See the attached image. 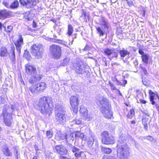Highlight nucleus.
I'll list each match as a JSON object with an SVG mask.
<instances>
[{
	"mask_svg": "<svg viewBox=\"0 0 159 159\" xmlns=\"http://www.w3.org/2000/svg\"><path fill=\"white\" fill-rule=\"evenodd\" d=\"M73 122L75 124L79 125L81 122V120L80 119H77L75 120H73Z\"/></svg>",
	"mask_w": 159,
	"mask_h": 159,
	"instance_id": "de8ad7c7",
	"label": "nucleus"
},
{
	"mask_svg": "<svg viewBox=\"0 0 159 159\" xmlns=\"http://www.w3.org/2000/svg\"><path fill=\"white\" fill-rule=\"evenodd\" d=\"M56 113L58 112H65V108L63 106L60 104H57L55 108Z\"/></svg>",
	"mask_w": 159,
	"mask_h": 159,
	"instance_id": "393cba45",
	"label": "nucleus"
},
{
	"mask_svg": "<svg viewBox=\"0 0 159 159\" xmlns=\"http://www.w3.org/2000/svg\"><path fill=\"white\" fill-rule=\"evenodd\" d=\"M73 107V111L74 112L77 113L78 112V109L76 107Z\"/></svg>",
	"mask_w": 159,
	"mask_h": 159,
	"instance_id": "680f3d73",
	"label": "nucleus"
},
{
	"mask_svg": "<svg viewBox=\"0 0 159 159\" xmlns=\"http://www.w3.org/2000/svg\"><path fill=\"white\" fill-rule=\"evenodd\" d=\"M52 98L43 96L41 98L38 103L34 106L35 108L46 116H49L51 113V108L53 106Z\"/></svg>",
	"mask_w": 159,
	"mask_h": 159,
	"instance_id": "f257e3e1",
	"label": "nucleus"
},
{
	"mask_svg": "<svg viewBox=\"0 0 159 159\" xmlns=\"http://www.w3.org/2000/svg\"><path fill=\"white\" fill-rule=\"evenodd\" d=\"M157 93H155L151 90H149V94L150 96V100L152 105H155V102L154 100L156 99V95Z\"/></svg>",
	"mask_w": 159,
	"mask_h": 159,
	"instance_id": "5701e85b",
	"label": "nucleus"
},
{
	"mask_svg": "<svg viewBox=\"0 0 159 159\" xmlns=\"http://www.w3.org/2000/svg\"><path fill=\"white\" fill-rule=\"evenodd\" d=\"M5 31L6 32H10L13 29V27L11 25L8 26L7 29L6 26L3 25Z\"/></svg>",
	"mask_w": 159,
	"mask_h": 159,
	"instance_id": "58836bf2",
	"label": "nucleus"
},
{
	"mask_svg": "<svg viewBox=\"0 0 159 159\" xmlns=\"http://www.w3.org/2000/svg\"><path fill=\"white\" fill-rule=\"evenodd\" d=\"M34 76L35 77V79H36L37 82L39 81L42 77V76L39 74H37Z\"/></svg>",
	"mask_w": 159,
	"mask_h": 159,
	"instance_id": "3c124183",
	"label": "nucleus"
},
{
	"mask_svg": "<svg viewBox=\"0 0 159 159\" xmlns=\"http://www.w3.org/2000/svg\"><path fill=\"white\" fill-rule=\"evenodd\" d=\"M75 132V137L76 138H80L82 140H86V139L84 136V134L81 133L80 131H76Z\"/></svg>",
	"mask_w": 159,
	"mask_h": 159,
	"instance_id": "c85d7f7f",
	"label": "nucleus"
},
{
	"mask_svg": "<svg viewBox=\"0 0 159 159\" xmlns=\"http://www.w3.org/2000/svg\"><path fill=\"white\" fill-rule=\"evenodd\" d=\"M142 123L144 126V128L146 130H148L147 121L146 119H143Z\"/></svg>",
	"mask_w": 159,
	"mask_h": 159,
	"instance_id": "a19ab883",
	"label": "nucleus"
},
{
	"mask_svg": "<svg viewBox=\"0 0 159 159\" xmlns=\"http://www.w3.org/2000/svg\"><path fill=\"white\" fill-rule=\"evenodd\" d=\"M30 51L33 55L37 59H40L43 52V46L42 44H35L31 46Z\"/></svg>",
	"mask_w": 159,
	"mask_h": 159,
	"instance_id": "39448f33",
	"label": "nucleus"
},
{
	"mask_svg": "<svg viewBox=\"0 0 159 159\" xmlns=\"http://www.w3.org/2000/svg\"><path fill=\"white\" fill-rule=\"evenodd\" d=\"M12 16V12L7 10H0V19L4 20Z\"/></svg>",
	"mask_w": 159,
	"mask_h": 159,
	"instance_id": "4468645a",
	"label": "nucleus"
},
{
	"mask_svg": "<svg viewBox=\"0 0 159 159\" xmlns=\"http://www.w3.org/2000/svg\"><path fill=\"white\" fill-rule=\"evenodd\" d=\"M98 101L101 105L100 110L103 116L107 119H111L112 114V112L110 111L111 104L108 99L102 96L99 98Z\"/></svg>",
	"mask_w": 159,
	"mask_h": 159,
	"instance_id": "7ed1b4c3",
	"label": "nucleus"
},
{
	"mask_svg": "<svg viewBox=\"0 0 159 159\" xmlns=\"http://www.w3.org/2000/svg\"><path fill=\"white\" fill-rule=\"evenodd\" d=\"M55 148L57 152L61 155H66L67 152L65 147L62 145H57Z\"/></svg>",
	"mask_w": 159,
	"mask_h": 159,
	"instance_id": "2eb2a0df",
	"label": "nucleus"
},
{
	"mask_svg": "<svg viewBox=\"0 0 159 159\" xmlns=\"http://www.w3.org/2000/svg\"><path fill=\"white\" fill-rule=\"evenodd\" d=\"M55 138L58 140L66 139L67 140V135L66 134H62L60 131H57L55 135Z\"/></svg>",
	"mask_w": 159,
	"mask_h": 159,
	"instance_id": "412c9836",
	"label": "nucleus"
},
{
	"mask_svg": "<svg viewBox=\"0 0 159 159\" xmlns=\"http://www.w3.org/2000/svg\"><path fill=\"white\" fill-rule=\"evenodd\" d=\"M2 151L3 154L6 156H11L12 155L8 147L6 145L3 146Z\"/></svg>",
	"mask_w": 159,
	"mask_h": 159,
	"instance_id": "b1692460",
	"label": "nucleus"
},
{
	"mask_svg": "<svg viewBox=\"0 0 159 159\" xmlns=\"http://www.w3.org/2000/svg\"><path fill=\"white\" fill-rule=\"evenodd\" d=\"M84 51H87L89 50V46L87 45H86L84 49H83Z\"/></svg>",
	"mask_w": 159,
	"mask_h": 159,
	"instance_id": "13d9d810",
	"label": "nucleus"
},
{
	"mask_svg": "<svg viewBox=\"0 0 159 159\" xmlns=\"http://www.w3.org/2000/svg\"><path fill=\"white\" fill-rule=\"evenodd\" d=\"M74 66L75 72L78 74L87 75L89 73V70L83 63H77Z\"/></svg>",
	"mask_w": 159,
	"mask_h": 159,
	"instance_id": "1a4fd4ad",
	"label": "nucleus"
},
{
	"mask_svg": "<svg viewBox=\"0 0 159 159\" xmlns=\"http://www.w3.org/2000/svg\"><path fill=\"white\" fill-rule=\"evenodd\" d=\"M126 2L129 7H131L134 5L133 2L130 0H126Z\"/></svg>",
	"mask_w": 159,
	"mask_h": 159,
	"instance_id": "864d4df0",
	"label": "nucleus"
},
{
	"mask_svg": "<svg viewBox=\"0 0 159 159\" xmlns=\"http://www.w3.org/2000/svg\"><path fill=\"white\" fill-rule=\"evenodd\" d=\"M142 69L144 74L145 75H146L147 74V70L144 67H142Z\"/></svg>",
	"mask_w": 159,
	"mask_h": 159,
	"instance_id": "bf43d9fd",
	"label": "nucleus"
},
{
	"mask_svg": "<svg viewBox=\"0 0 159 159\" xmlns=\"http://www.w3.org/2000/svg\"><path fill=\"white\" fill-rule=\"evenodd\" d=\"M9 57L12 62L13 63H15L16 61V57L15 53V48L13 45L11 47V51L9 54Z\"/></svg>",
	"mask_w": 159,
	"mask_h": 159,
	"instance_id": "4be33fe9",
	"label": "nucleus"
},
{
	"mask_svg": "<svg viewBox=\"0 0 159 159\" xmlns=\"http://www.w3.org/2000/svg\"><path fill=\"white\" fill-rule=\"evenodd\" d=\"M123 83V85L125 86V85L127 84V81L126 80H123L122 81Z\"/></svg>",
	"mask_w": 159,
	"mask_h": 159,
	"instance_id": "e2e57ef3",
	"label": "nucleus"
},
{
	"mask_svg": "<svg viewBox=\"0 0 159 159\" xmlns=\"http://www.w3.org/2000/svg\"><path fill=\"white\" fill-rule=\"evenodd\" d=\"M119 53L121 57V59H122L125 56L127 55L129 56L130 54V52L124 49H123L120 51Z\"/></svg>",
	"mask_w": 159,
	"mask_h": 159,
	"instance_id": "bb28decb",
	"label": "nucleus"
},
{
	"mask_svg": "<svg viewBox=\"0 0 159 159\" xmlns=\"http://www.w3.org/2000/svg\"><path fill=\"white\" fill-rule=\"evenodd\" d=\"M75 132H74L73 133L70 134V139L72 140V141H74L75 139Z\"/></svg>",
	"mask_w": 159,
	"mask_h": 159,
	"instance_id": "8fccbe9b",
	"label": "nucleus"
},
{
	"mask_svg": "<svg viewBox=\"0 0 159 159\" xmlns=\"http://www.w3.org/2000/svg\"><path fill=\"white\" fill-rule=\"evenodd\" d=\"M70 102L72 107H77L79 104L78 98L76 96H71L70 99Z\"/></svg>",
	"mask_w": 159,
	"mask_h": 159,
	"instance_id": "aec40b11",
	"label": "nucleus"
},
{
	"mask_svg": "<svg viewBox=\"0 0 159 159\" xmlns=\"http://www.w3.org/2000/svg\"><path fill=\"white\" fill-rule=\"evenodd\" d=\"M98 101L101 105L100 110L103 116L107 119H111L112 114V112L110 111L111 104L108 99L102 96L99 98Z\"/></svg>",
	"mask_w": 159,
	"mask_h": 159,
	"instance_id": "f03ea898",
	"label": "nucleus"
},
{
	"mask_svg": "<svg viewBox=\"0 0 159 159\" xmlns=\"http://www.w3.org/2000/svg\"><path fill=\"white\" fill-rule=\"evenodd\" d=\"M8 54L7 52V49L5 48H1L0 52V55L1 57H7Z\"/></svg>",
	"mask_w": 159,
	"mask_h": 159,
	"instance_id": "2f4dec72",
	"label": "nucleus"
},
{
	"mask_svg": "<svg viewBox=\"0 0 159 159\" xmlns=\"http://www.w3.org/2000/svg\"><path fill=\"white\" fill-rule=\"evenodd\" d=\"M26 72L30 75H34L36 72V69L35 67L29 64L25 65Z\"/></svg>",
	"mask_w": 159,
	"mask_h": 159,
	"instance_id": "dca6fc26",
	"label": "nucleus"
},
{
	"mask_svg": "<svg viewBox=\"0 0 159 159\" xmlns=\"http://www.w3.org/2000/svg\"><path fill=\"white\" fill-rule=\"evenodd\" d=\"M101 151L104 153L109 154L112 152V150L111 148H105L102 147L101 148Z\"/></svg>",
	"mask_w": 159,
	"mask_h": 159,
	"instance_id": "473e14b6",
	"label": "nucleus"
},
{
	"mask_svg": "<svg viewBox=\"0 0 159 159\" xmlns=\"http://www.w3.org/2000/svg\"><path fill=\"white\" fill-rule=\"evenodd\" d=\"M29 82L30 83L33 84L37 82V81L35 77L33 76L30 78V79L29 80Z\"/></svg>",
	"mask_w": 159,
	"mask_h": 159,
	"instance_id": "49530a36",
	"label": "nucleus"
},
{
	"mask_svg": "<svg viewBox=\"0 0 159 159\" xmlns=\"http://www.w3.org/2000/svg\"><path fill=\"white\" fill-rule=\"evenodd\" d=\"M53 41L54 43H60L61 44H62V41L59 39H53Z\"/></svg>",
	"mask_w": 159,
	"mask_h": 159,
	"instance_id": "603ef678",
	"label": "nucleus"
},
{
	"mask_svg": "<svg viewBox=\"0 0 159 159\" xmlns=\"http://www.w3.org/2000/svg\"><path fill=\"white\" fill-rule=\"evenodd\" d=\"M36 85L39 92H43L46 88L45 84L43 82L38 84Z\"/></svg>",
	"mask_w": 159,
	"mask_h": 159,
	"instance_id": "cd10ccee",
	"label": "nucleus"
},
{
	"mask_svg": "<svg viewBox=\"0 0 159 159\" xmlns=\"http://www.w3.org/2000/svg\"><path fill=\"white\" fill-rule=\"evenodd\" d=\"M111 52H112V50L107 48L105 49L104 51L105 54L107 55L109 57L110 56Z\"/></svg>",
	"mask_w": 159,
	"mask_h": 159,
	"instance_id": "a18cd8bd",
	"label": "nucleus"
},
{
	"mask_svg": "<svg viewBox=\"0 0 159 159\" xmlns=\"http://www.w3.org/2000/svg\"><path fill=\"white\" fill-rule=\"evenodd\" d=\"M88 110L86 107H85L84 106L81 105L80 106V112L82 114V115L84 117V118L86 119H91L88 116Z\"/></svg>",
	"mask_w": 159,
	"mask_h": 159,
	"instance_id": "a211bd4d",
	"label": "nucleus"
},
{
	"mask_svg": "<svg viewBox=\"0 0 159 159\" xmlns=\"http://www.w3.org/2000/svg\"><path fill=\"white\" fill-rule=\"evenodd\" d=\"M1 116H3L5 124L7 126H10L11 125V120L12 119L11 113H6V111L3 110Z\"/></svg>",
	"mask_w": 159,
	"mask_h": 159,
	"instance_id": "9b49d317",
	"label": "nucleus"
},
{
	"mask_svg": "<svg viewBox=\"0 0 159 159\" xmlns=\"http://www.w3.org/2000/svg\"><path fill=\"white\" fill-rule=\"evenodd\" d=\"M135 114L134 110L133 109H131L128 113L127 116L129 118H131Z\"/></svg>",
	"mask_w": 159,
	"mask_h": 159,
	"instance_id": "f704fd0d",
	"label": "nucleus"
},
{
	"mask_svg": "<svg viewBox=\"0 0 159 159\" xmlns=\"http://www.w3.org/2000/svg\"><path fill=\"white\" fill-rule=\"evenodd\" d=\"M156 106L157 108V109L158 112L159 114V106H158L157 104H156Z\"/></svg>",
	"mask_w": 159,
	"mask_h": 159,
	"instance_id": "774afa93",
	"label": "nucleus"
},
{
	"mask_svg": "<svg viewBox=\"0 0 159 159\" xmlns=\"http://www.w3.org/2000/svg\"><path fill=\"white\" fill-rule=\"evenodd\" d=\"M33 27L34 28H36V23L34 21H33Z\"/></svg>",
	"mask_w": 159,
	"mask_h": 159,
	"instance_id": "69168bd1",
	"label": "nucleus"
},
{
	"mask_svg": "<svg viewBox=\"0 0 159 159\" xmlns=\"http://www.w3.org/2000/svg\"><path fill=\"white\" fill-rule=\"evenodd\" d=\"M139 101L140 103H143V104H145L146 102V101L143 100L142 99H139Z\"/></svg>",
	"mask_w": 159,
	"mask_h": 159,
	"instance_id": "0e129e2a",
	"label": "nucleus"
},
{
	"mask_svg": "<svg viewBox=\"0 0 159 159\" xmlns=\"http://www.w3.org/2000/svg\"><path fill=\"white\" fill-rule=\"evenodd\" d=\"M102 142L104 144H113L115 141L114 137L106 131L102 133Z\"/></svg>",
	"mask_w": 159,
	"mask_h": 159,
	"instance_id": "0eeeda50",
	"label": "nucleus"
},
{
	"mask_svg": "<svg viewBox=\"0 0 159 159\" xmlns=\"http://www.w3.org/2000/svg\"><path fill=\"white\" fill-rule=\"evenodd\" d=\"M65 112H58L55 113V120L58 124H63L66 121V116Z\"/></svg>",
	"mask_w": 159,
	"mask_h": 159,
	"instance_id": "f8f14e48",
	"label": "nucleus"
},
{
	"mask_svg": "<svg viewBox=\"0 0 159 159\" xmlns=\"http://www.w3.org/2000/svg\"><path fill=\"white\" fill-rule=\"evenodd\" d=\"M94 134L90 131L89 133V136H88V139H87V144L89 147H91L94 143Z\"/></svg>",
	"mask_w": 159,
	"mask_h": 159,
	"instance_id": "6ab92c4d",
	"label": "nucleus"
},
{
	"mask_svg": "<svg viewBox=\"0 0 159 159\" xmlns=\"http://www.w3.org/2000/svg\"><path fill=\"white\" fill-rule=\"evenodd\" d=\"M72 158L68 157L66 156H60L59 157V159H71Z\"/></svg>",
	"mask_w": 159,
	"mask_h": 159,
	"instance_id": "6e6d98bb",
	"label": "nucleus"
},
{
	"mask_svg": "<svg viewBox=\"0 0 159 159\" xmlns=\"http://www.w3.org/2000/svg\"><path fill=\"white\" fill-rule=\"evenodd\" d=\"M70 150L74 153V155L76 159H83L86 157L84 152L80 151V149L70 144L69 145Z\"/></svg>",
	"mask_w": 159,
	"mask_h": 159,
	"instance_id": "6e6552de",
	"label": "nucleus"
},
{
	"mask_svg": "<svg viewBox=\"0 0 159 159\" xmlns=\"http://www.w3.org/2000/svg\"><path fill=\"white\" fill-rule=\"evenodd\" d=\"M109 85L110 86V87H111V89L112 90H117V89L116 88V87L113 84H112L111 82H109Z\"/></svg>",
	"mask_w": 159,
	"mask_h": 159,
	"instance_id": "5fc2aeb1",
	"label": "nucleus"
},
{
	"mask_svg": "<svg viewBox=\"0 0 159 159\" xmlns=\"http://www.w3.org/2000/svg\"><path fill=\"white\" fill-rule=\"evenodd\" d=\"M23 56L24 57H25L27 59H29L30 57V55L28 51L25 50Z\"/></svg>",
	"mask_w": 159,
	"mask_h": 159,
	"instance_id": "79ce46f5",
	"label": "nucleus"
},
{
	"mask_svg": "<svg viewBox=\"0 0 159 159\" xmlns=\"http://www.w3.org/2000/svg\"><path fill=\"white\" fill-rule=\"evenodd\" d=\"M138 52L139 54L141 55L142 56H143L145 54L144 52L142 50L140 49H139Z\"/></svg>",
	"mask_w": 159,
	"mask_h": 159,
	"instance_id": "4d7b16f0",
	"label": "nucleus"
},
{
	"mask_svg": "<svg viewBox=\"0 0 159 159\" xmlns=\"http://www.w3.org/2000/svg\"><path fill=\"white\" fill-rule=\"evenodd\" d=\"M82 17L83 18L84 22H87V19H89V16L86 14V13L83 12V14H82Z\"/></svg>",
	"mask_w": 159,
	"mask_h": 159,
	"instance_id": "37998d69",
	"label": "nucleus"
},
{
	"mask_svg": "<svg viewBox=\"0 0 159 159\" xmlns=\"http://www.w3.org/2000/svg\"><path fill=\"white\" fill-rule=\"evenodd\" d=\"M118 56V53L117 52L115 51L114 50H112V52H111L110 56L109 57V58L111 60V59L114 58H117Z\"/></svg>",
	"mask_w": 159,
	"mask_h": 159,
	"instance_id": "72a5a7b5",
	"label": "nucleus"
},
{
	"mask_svg": "<svg viewBox=\"0 0 159 159\" xmlns=\"http://www.w3.org/2000/svg\"><path fill=\"white\" fill-rule=\"evenodd\" d=\"M73 28L72 25H68V29L67 34L68 35L70 36L73 33Z\"/></svg>",
	"mask_w": 159,
	"mask_h": 159,
	"instance_id": "e433bc0d",
	"label": "nucleus"
},
{
	"mask_svg": "<svg viewBox=\"0 0 159 159\" xmlns=\"http://www.w3.org/2000/svg\"><path fill=\"white\" fill-rule=\"evenodd\" d=\"M14 153L16 159H18L20 156V154L17 149L16 148H15Z\"/></svg>",
	"mask_w": 159,
	"mask_h": 159,
	"instance_id": "c03bdc74",
	"label": "nucleus"
},
{
	"mask_svg": "<svg viewBox=\"0 0 159 159\" xmlns=\"http://www.w3.org/2000/svg\"><path fill=\"white\" fill-rule=\"evenodd\" d=\"M24 44L23 39L21 35H18V39L16 41L15 43L16 49L19 54L20 53L21 49L22 47V45Z\"/></svg>",
	"mask_w": 159,
	"mask_h": 159,
	"instance_id": "ddd939ff",
	"label": "nucleus"
},
{
	"mask_svg": "<svg viewBox=\"0 0 159 159\" xmlns=\"http://www.w3.org/2000/svg\"><path fill=\"white\" fill-rule=\"evenodd\" d=\"M46 135L48 139L51 138L53 136L52 132L51 131H47L46 133Z\"/></svg>",
	"mask_w": 159,
	"mask_h": 159,
	"instance_id": "4c0bfd02",
	"label": "nucleus"
},
{
	"mask_svg": "<svg viewBox=\"0 0 159 159\" xmlns=\"http://www.w3.org/2000/svg\"><path fill=\"white\" fill-rule=\"evenodd\" d=\"M19 5L18 1L17 0H15L10 5V7L13 9L16 8L19 6Z\"/></svg>",
	"mask_w": 159,
	"mask_h": 159,
	"instance_id": "c9c22d12",
	"label": "nucleus"
},
{
	"mask_svg": "<svg viewBox=\"0 0 159 159\" xmlns=\"http://www.w3.org/2000/svg\"><path fill=\"white\" fill-rule=\"evenodd\" d=\"M149 58V55L148 54H145L141 56L142 61L145 64H148Z\"/></svg>",
	"mask_w": 159,
	"mask_h": 159,
	"instance_id": "7c9ffc66",
	"label": "nucleus"
},
{
	"mask_svg": "<svg viewBox=\"0 0 159 159\" xmlns=\"http://www.w3.org/2000/svg\"><path fill=\"white\" fill-rule=\"evenodd\" d=\"M30 91L33 94H35L39 92L38 87L36 85L35 86L32 85L29 88Z\"/></svg>",
	"mask_w": 159,
	"mask_h": 159,
	"instance_id": "c756f323",
	"label": "nucleus"
},
{
	"mask_svg": "<svg viewBox=\"0 0 159 159\" xmlns=\"http://www.w3.org/2000/svg\"><path fill=\"white\" fill-rule=\"evenodd\" d=\"M69 61V59L68 58H66L64 59L63 61V65L64 66L67 65Z\"/></svg>",
	"mask_w": 159,
	"mask_h": 159,
	"instance_id": "09e8293b",
	"label": "nucleus"
},
{
	"mask_svg": "<svg viewBox=\"0 0 159 159\" xmlns=\"http://www.w3.org/2000/svg\"><path fill=\"white\" fill-rule=\"evenodd\" d=\"M134 64L135 66H137L138 64V61L137 60H135L134 61Z\"/></svg>",
	"mask_w": 159,
	"mask_h": 159,
	"instance_id": "338daca9",
	"label": "nucleus"
},
{
	"mask_svg": "<svg viewBox=\"0 0 159 159\" xmlns=\"http://www.w3.org/2000/svg\"><path fill=\"white\" fill-rule=\"evenodd\" d=\"M117 156L119 159H127L129 156L130 148L125 143H119L117 146Z\"/></svg>",
	"mask_w": 159,
	"mask_h": 159,
	"instance_id": "20e7f679",
	"label": "nucleus"
},
{
	"mask_svg": "<svg viewBox=\"0 0 159 159\" xmlns=\"http://www.w3.org/2000/svg\"><path fill=\"white\" fill-rule=\"evenodd\" d=\"M49 50L53 58L58 59L61 57V49L60 46L52 44L50 46Z\"/></svg>",
	"mask_w": 159,
	"mask_h": 159,
	"instance_id": "423d86ee",
	"label": "nucleus"
},
{
	"mask_svg": "<svg viewBox=\"0 0 159 159\" xmlns=\"http://www.w3.org/2000/svg\"><path fill=\"white\" fill-rule=\"evenodd\" d=\"M96 29L97 30V34H99V37L102 36L105 34L106 31L104 29H103L102 27H96Z\"/></svg>",
	"mask_w": 159,
	"mask_h": 159,
	"instance_id": "a878e982",
	"label": "nucleus"
},
{
	"mask_svg": "<svg viewBox=\"0 0 159 159\" xmlns=\"http://www.w3.org/2000/svg\"><path fill=\"white\" fill-rule=\"evenodd\" d=\"M3 4L6 7H8L9 6L8 3L7 2H6L5 1L3 2Z\"/></svg>",
	"mask_w": 159,
	"mask_h": 159,
	"instance_id": "052dcab7",
	"label": "nucleus"
},
{
	"mask_svg": "<svg viewBox=\"0 0 159 159\" xmlns=\"http://www.w3.org/2000/svg\"><path fill=\"white\" fill-rule=\"evenodd\" d=\"M19 2L27 8H33L39 3L38 0H19Z\"/></svg>",
	"mask_w": 159,
	"mask_h": 159,
	"instance_id": "9d476101",
	"label": "nucleus"
},
{
	"mask_svg": "<svg viewBox=\"0 0 159 159\" xmlns=\"http://www.w3.org/2000/svg\"><path fill=\"white\" fill-rule=\"evenodd\" d=\"M100 21L101 25L103 26L104 29L107 30L110 28V24L107 19L104 17H102Z\"/></svg>",
	"mask_w": 159,
	"mask_h": 159,
	"instance_id": "f3484780",
	"label": "nucleus"
},
{
	"mask_svg": "<svg viewBox=\"0 0 159 159\" xmlns=\"http://www.w3.org/2000/svg\"><path fill=\"white\" fill-rule=\"evenodd\" d=\"M19 105L17 104L11 105V108L12 111L16 110L17 111L18 109Z\"/></svg>",
	"mask_w": 159,
	"mask_h": 159,
	"instance_id": "ea45409f",
	"label": "nucleus"
}]
</instances>
